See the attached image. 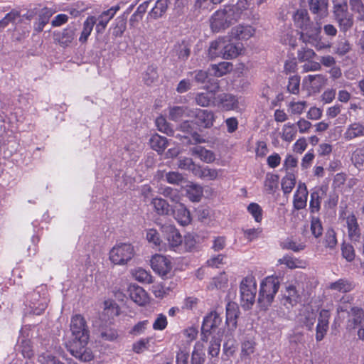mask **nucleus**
Here are the masks:
<instances>
[{
	"label": "nucleus",
	"instance_id": "obj_47",
	"mask_svg": "<svg viewBox=\"0 0 364 364\" xmlns=\"http://www.w3.org/2000/svg\"><path fill=\"white\" fill-rule=\"evenodd\" d=\"M179 129L184 133L192 134L193 139L197 142L200 143L205 141V140L201 139L200 135L196 132L194 131L193 123L192 121H183L182 123L180 124Z\"/></svg>",
	"mask_w": 364,
	"mask_h": 364
},
{
	"label": "nucleus",
	"instance_id": "obj_42",
	"mask_svg": "<svg viewBox=\"0 0 364 364\" xmlns=\"http://www.w3.org/2000/svg\"><path fill=\"white\" fill-rule=\"evenodd\" d=\"M297 134V128L295 124L286 123L282 127V138L284 141L287 142L292 141Z\"/></svg>",
	"mask_w": 364,
	"mask_h": 364
},
{
	"label": "nucleus",
	"instance_id": "obj_26",
	"mask_svg": "<svg viewBox=\"0 0 364 364\" xmlns=\"http://www.w3.org/2000/svg\"><path fill=\"white\" fill-rule=\"evenodd\" d=\"M239 315V307L235 302H228L226 306V324L230 330L237 327V318Z\"/></svg>",
	"mask_w": 364,
	"mask_h": 364
},
{
	"label": "nucleus",
	"instance_id": "obj_10",
	"mask_svg": "<svg viewBox=\"0 0 364 364\" xmlns=\"http://www.w3.org/2000/svg\"><path fill=\"white\" fill-rule=\"evenodd\" d=\"M193 115L192 117L196 118V124L199 127L203 129H210L213 126L216 116L213 111L208 109L193 108Z\"/></svg>",
	"mask_w": 364,
	"mask_h": 364
},
{
	"label": "nucleus",
	"instance_id": "obj_41",
	"mask_svg": "<svg viewBox=\"0 0 364 364\" xmlns=\"http://www.w3.org/2000/svg\"><path fill=\"white\" fill-rule=\"evenodd\" d=\"M96 23V17L95 16H88L83 23V29L82 31L81 35L79 38V41L81 43H85L87 41L89 36L90 35L93 26Z\"/></svg>",
	"mask_w": 364,
	"mask_h": 364
},
{
	"label": "nucleus",
	"instance_id": "obj_28",
	"mask_svg": "<svg viewBox=\"0 0 364 364\" xmlns=\"http://www.w3.org/2000/svg\"><path fill=\"white\" fill-rule=\"evenodd\" d=\"M225 36L220 37L210 43L208 49V55L211 59L216 58H223L224 49L225 48Z\"/></svg>",
	"mask_w": 364,
	"mask_h": 364
},
{
	"label": "nucleus",
	"instance_id": "obj_18",
	"mask_svg": "<svg viewBox=\"0 0 364 364\" xmlns=\"http://www.w3.org/2000/svg\"><path fill=\"white\" fill-rule=\"evenodd\" d=\"M326 80L322 74L309 75L303 79L302 85L314 92H318L326 85Z\"/></svg>",
	"mask_w": 364,
	"mask_h": 364
},
{
	"label": "nucleus",
	"instance_id": "obj_43",
	"mask_svg": "<svg viewBox=\"0 0 364 364\" xmlns=\"http://www.w3.org/2000/svg\"><path fill=\"white\" fill-rule=\"evenodd\" d=\"M232 66V63L229 62H222L218 64L212 65L210 72L215 77H222L231 70Z\"/></svg>",
	"mask_w": 364,
	"mask_h": 364
},
{
	"label": "nucleus",
	"instance_id": "obj_23",
	"mask_svg": "<svg viewBox=\"0 0 364 364\" xmlns=\"http://www.w3.org/2000/svg\"><path fill=\"white\" fill-rule=\"evenodd\" d=\"M127 291L130 299L138 305L143 306L148 302L147 294L141 287L130 284Z\"/></svg>",
	"mask_w": 364,
	"mask_h": 364
},
{
	"label": "nucleus",
	"instance_id": "obj_57",
	"mask_svg": "<svg viewBox=\"0 0 364 364\" xmlns=\"http://www.w3.org/2000/svg\"><path fill=\"white\" fill-rule=\"evenodd\" d=\"M18 349L24 358H31L33 355V350L29 340L22 338L19 341Z\"/></svg>",
	"mask_w": 364,
	"mask_h": 364
},
{
	"label": "nucleus",
	"instance_id": "obj_22",
	"mask_svg": "<svg viewBox=\"0 0 364 364\" xmlns=\"http://www.w3.org/2000/svg\"><path fill=\"white\" fill-rule=\"evenodd\" d=\"M329 318L330 313L328 310L323 309L321 311L316 326V339L317 341H321L326 335L328 329Z\"/></svg>",
	"mask_w": 364,
	"mask_h": 364
},
{
	"label": "nucleus",
	"instance_id": "obj_6",
	"mask_svg": "<svg viewBox=\"0 0 364 364\" xmlns=\"http://www.w3.org/2000/svg\"><path fill=\"white\" fill-rule=\"evenodd\" d=\"M134 247L129 243H119L109 251V258L115 265H124L134 256Z\"/></svg>",
	"mask_w": 364,
	"mask_h": 364
},
{
	"label": "nucleus",
	"instance_id": "obj_14",
	"mask_svg": "<svg viewBox=\"0 0 364 364\" xmlns=\"http://www.w3.org/2000/svg\"><path fill=\"white\" fill-rule=\"evenodd\" d=\"M161 230L170 248L178 247L182 243V236L173 225H164Z\"/></svg>",
	"mask_w": 364,
	"mask_h": 364
},
{
	"label": "nucleus",
	"instance_id": "obj_5",
	"mask_svg": "<svg viewBox=\"0 0 364 364\" xmlns=\"http://www.w3.org/2000/svg\"><path fill=\"white\" fill-rule=\"evenodd\" d=\"M222 319L215 311H210L207 314L203 321L201 328V340L208 342L210 336L213 335H223V331L220 326Z\"/></svg>",
	"mask_w": 364,
	"mask_h": 364
},
{
	"label": "nucleus",
	"instance_id": "obj_50",
	"mask_svg": "<svg viewBox=\"0 0 364 364\" xmlns=\"http://www.w3.org/2000/svg\"><path fill=\"white\" fill-rule=\"evenodd\" d=\"M127 16L124 15L118 16L114 21V27L112 34L115 37L122 36L126 29Z\"/></svg>",
	"mask_w": 364,
	"mask_h": 364
},
{
	"label": "nucleus",
	"instance_id": "obj_52",
	"mask_svg": "<svg viewBox=\"0 0 364 364\" xmlns=\"http://www.w3.org/2000/svg\"><path fill=\"white\" fill-rule=\"evenodd\" d=\"M311 232L316 238H318L323 234L322 223L318 216L312 215L311 217Z\"/></svg>",
	"mask_w": 364,
	"mask_h": 364
},
{
	"label": "nucleus",
	"instance_id": "obj_21",
	"mask_svg": "<svg viewBox=\"0 0 364 364\" xmlns=\"http://www.w3.org/2000/svg\"><path fill=\"white\" fill-rule=\"evenodd\" d=\"M255 32V28L251 26L240 24L232 28L229 35L232 38L247 40L254 35Z\"/></svg>",
	"mask_w": 364,
	"mask_h": 364
},
{
	"label": "nucleus",
	"instance_id": "obj_45",
	"mask_svg": "<svg viewBox=\"0 0 364 364\" xmlns=\"http://www.w3.org/2000/svg\"><path fill=\"white\" fill-rule=\"evenodd\" d=\"M39 297L40 296L38 295V294L33 293L32 294V300L31 301L30 304L31 312L36 315L41 314L47 307V303L46 299H43V301H41L39 303L36 302V301H37Z\"/></svg>",
	"mask_w": 364,
	"mask_h": 364
},
{
	"label": "nucleus",
	"instance_id": "obj_32",
	"mask_svg": "<svg viewBox=\"0 0 364 364\" xmlns=\"http://www.w3.org/2000/svg\"><path fill=\"white\" fill-rule=\"evenodd\" d=\"M175 219L183 226L191 223L190 213L182 203H178L173 210Z\"/></svg>",
	"mask_w": 364,
	"mask_h": 364
},
{
	"label": "nucleus",
	"instance_id": "obj_25",
	"mask_svg": "<svg viewBox=\"0 0 364 364\" xmlns=\"http://www.w3.org/2000/svg\"><path fill=\"white\" fill-rule=\"evenodd\" d=\"M222 173L221 169L211 168L208 166H198L195 168L194 175L201 179L213 181Z\"/></svg>",
	"mask_w": 364,
	"mask_h": 364
},
{
	"label": "nucleus",
	"instance_id": "obj_4",
	"mask_svg": "<svg viewBox=\"0 0 364 364\" xmlns=\"http://www.w3.org/2000/svg\"><path fill=\"white\" fill-rule=\"evenodd\" d=\"M279 288V280L275 277H267L261 283L258 301L264 308L268 307L273 301Z\"/></svg>",
	"mask_w": 364,
	"mask_h": 364
},
{
	"label": "nucleus",
	"instance_id": "obj_12",
	"mask_svg": "<svg viewBox=\"0 0 364 364\" xmlns=\"http://www.w3.org/2000/svg\"><path fill=\"white\" fill-rule=\"evenodd\" d=\"M328 186L323 185L311 190L309 210L311 214L318 213L321 209L322 198L326 195Z\"/></svg>",
	"mask_w": 364,
	"mask_h": 364
},
{
	"label": "nucleus",
	"instance_id": "obj_59",
	"mask_svg": "<svg viewBox=\"0 0 364 364\" xmlns=\"http://www.w3.org/2000/svg\"><path fill=\"white\" fill-rule=\"evenodd\" d=\"M352 161L357 168L364 169V147L355 149L353 154Z\"/></svg>",
	"mask_w": 364,
	"mask_h": 364
},
{
	"label": "nucleus",
	"instance_id": "obj_13",
	"mask_svg": "<svg viewBox=\"0 0 364 364\" xmlns=\"http://www.w3.org/2000/svg\"><path fill=\"white\" fill-rule=\"evenodd\" d=\"M340 218H343L346 220L349 238L351 240H358L360 236V230L354 213H351L346 216V212L343 210L340 214Z\"/></svg>",
	"mask_w": 364,
	"mask_h": 364
},
{
	"label": "nucleus",
	"instance_id": "obj_49",
	"mask_svg": "<svg viewBox=\"0 0 364 364\" xmlns=\"http://www.w3.org/2000/svg\"><path fill=\"white\" fill-rule=\"evenodd\" d=\"M279 176L267 173L264 181V188L268 193H273L278 187Z\"/></svg>",
	"mask_w": 364,
	"mask_h": 364
},
{
	"label": "nucleus",
	"instance_id": "obj_11",
	"mask_svg": "<svg viewBox=\"0 0 364 364\" xmlns=\"http://www.w3.org/2000/svg\"><path fill=\"white\" fill-rule=\"evenodd\" d=\"M351 317L348 321V326L351 328H358V336L364 340V312L358 307L351 309Z\"/></svg>",
	"mask_w": 364,
	"mask_h": 364
},
{
	"label": "nucleus",
	"instance_id": "obj_38",
	"mask_svg": "<svg viewBox=\"0 0 364 364\" xmlns=\"http://www.w3.org/2000/svg\"><path fill=\"white\" fill-rule=\"evenodd\" d=\"M149 144L154 150L157 151L159 154H161L167 147L168 141L166 137L161 136L159 134H155L151 137Z\"/></svg>",
	"mask_w": 364,
	"mask_h": 364
},
{
	"label": "nucleus",
	"instance_id": "obj_60",
	"mask_svg": "<svg viewBox=\"0 0 364 364\" xmlns=\"http://www.w3.org/2000/svg\"><path fill=\"white\" fill-rule=\"evenodd\" d=\"M213 98V94L210 92L197 93L195 97L196 103L200 107H208Z\"/></svg>",
	"mask_w": 364,
	"mask_h": 364
},
{
	"label": "nucleus",
	"instance_id": "obj_34",
	"mask_svg": "<svg viewBox=\"0 0 364 364\" xmlns=\"http://www.w3.org/2000/svg\"><path fill=\"white\" fill-rule=\"evenodd\" d=\"M279 264H284L289 269L306 268L307 262L304 260L295 258L292 256L286 255L277 261Z\"/></svg>",
	"mask_w": 364,
	"mask_h": 364
},
{
	"label": "nucleus",
	"instance_id": "obj_3",
	"mask_svg": "<svg viewBox=\"0 0 364 364\" xmlns=\"http://www.w3.org/2000/svg\"><path fill=\"white\" fill-rule=\"evenodd\" d=\"M240 304L244 309H250L255 301L257 283L252 275H247L240 284Z\"/></svg>",
	"mask_w": 364,
	"mask_h": 364
},
{
	"label": "nucleus",
	"instance_id": "obj_1",
	"mask_svg": "<svg viewBox=\"0 0 364 364\" xmlns=\"http://www.w3.org/2000/svg\"><path fill=\"white\" fill-rule=\"evenodd\" d=\"M72 338L67 344L70 353L79 360L87 362L93 358L91 350L87 348L90 334L86 321L80 314L73 316L70 322Z\"/></svg>",
	"mask_w": 364,
	"mask_h": 364
},
{
	"label": "nucleus",
	"instance_id": "obj_55",
	"mask_svg": "<svg viewBox=\"0 0 364 364\" xmlns=\"http://www.w3.org/2000/svg\"><path fill=\"white\" fill-rule=\"evenodd\" d=\"M255 343L252 340L244 341L241 345V358H247L255 352Z\"/></svg>",
	"mask_w": 364,
	"mask_h": 364
},
{
	"label": "nucleus",
	"instance_id": "obj_33",
	"mask_svg": "<svg viewBox=\"0 0 364 364\" xmlns=\"http://www.w3.org/2000/svg\"><path fill=\"white\" fill-rule=\"evenodd\" d=\"M281 246L283 249L289 250L294 252H299L304 250L306 248V243L301 241V239H296L294 237H287L284 240Z\"/></svg>",
	"mask_w": 364,
	"mask_h": 364
},
{
	"label": "nucleus",
	"instance_id": "obj_19",
	"mask_svg": "<svg viewBox=\"0 0 364 364\" xmlns=\"http://www.w3.org/2000/svg\"><path fill=\"white\" fill-rule=\"evenodd\" d=\"M230 35L225 36V48L223 53V59L230 60L237 58L242 51L243 46L240 43L232 42Z\"/></svg>",
	"mask_w": 364,
	"mask_h": 364
},
{
	"label": "nucleus",
	"instance_id": "obj_35",
	"mask_svg": "<svg viewBox=\"0 0 364 364\" xmlns=\"http://www.w3.org/2000/svg\"><path fill=\"white\" fill-rule=\"evenodd\" d=\"M354 286L346 279H340L328 284V289L341 293H347L353 290Z\"/></svg>",
	"mask_w": 364,
	"mask_h": 364
},
{
	"label": "nucleus",
	"instance_id": "obj_63",
	"mask_svg": "<svg viewBox=\"0 0 364 364\" xmlns=\"http://www.w3.org/2000/svg\"><path fill=\"white\" fill-rule=\"evenodd\" d=\"M316 56V53L311 48L302 47L297 51V58L300 62H306L312 60Z\"/></svg>",
	"mask_w": 364,
	"mask_h": 364
},
{
	"label": "nucleus",
	"instance_id": "obj_44",
	"mask_svg": "<svg viewBox=\"0 0 364 364\" xmlns=\"http://www.w3.org/2000/svg\"><path fill=\"white\" fill-rule=\"evenodd\" d=\"M151 204L159 215H168L171 212L169 204L161 198H153Z\"/></svg>",
	"mask_w": 364,
	"mask_h": 364
},
{
	"label": "nucleus",
	"instance_id": "obj_31",
	"mask_svg": "<svg viewBox=\"0 0 364 364\" xmlns=\"http://www.w3.org/2000/svg\"><path fill=\"white\" fill-rule=\"evenodd\" d=\"M191 153L193 156L198 157L202 161L210 164L215 161V154L200 146H196L191 149Z\"/></svg>",
	"mask_w": 364,
	"mask_h": 364
},
{
	"label": "nucleus",
	"instance_id": "obj_58",
	"mask_svg": "<svg viewBox=\"0 0 364 364\" xmlns=\"http://www.w3.org/2000/svg\"><path fill=\"white\" fill-rule=\"evenodd\" d=\"M300 80V76L297 75L289 77L287 90L289 93L293 95H298L299 93Z\"/></svg>",
	"mask_w": 364,
	"mask_h": 364
},
{
	"label": "nucleus",
	"instance_id": "obj_20",
	"mask_svg": "<svg viewBox=\"0 0 364 364\" xmlns=\"http://www.w3.org/2000/svg\"><path fill=\"white\" fill-rule=\"evenodd\" d=\"M57 12L53 7H43L38 13V17L34 24L35 30L41 32L45 26L49 22L50 17Z\"/></svg>",
	"mask_w": 364,
	"mask_h": 364
},
{
	"label": "nucleus",
	"instance_id": "obj_24",
	"mask_svg": "<svg viewBox=\"0 0 364 364\" xmlns=\"http://www.w3.org/2000/svg\"><path fill=\"white\" fill-rule=\"evenodd\" d=\"M320 33V27L311 24L301 30L299 38L303 43L311 45L319 38Z\"/></svg>",
	"mask_w": 364,
	"mask_h": 364
},
{
	"label": "nucleus",
	"instance_id": "obj_17",
	"mask_svg": "<svg viewBox=\"0 0 364 364\" xmlns=\"http://www.w3.org/2000/svg\"><path fill=\"white\" fill-rule=\"evenodd\" d=\"M309 192L306 185L299 182L294 195L293 205L296 210H301L306 206Z\"/></svg>",
	"mask_w": 364,
	"mask_h": 364
},
{
	"label": "nucleus",
	"instance_id": "obj_51",
	"mask_svg": "<svg viewBox=\"0 0 364 364\" xmlns=\"http://www.w3.org/2000/svg\"><path fill=\"white\" fill-rule=\"evenodd\" d=\"M203 188L199 185L190 186L187 189V196L193 202H198L203 196Z\"/></svg>",
	"mask_w": 364,
	"mask_h": 364
},
{
	"label": "nucleus",
	"instance_id": "obj_16",
	"mask_svg": "<svg viewBox=\"0 0 364 364\" xmlns=\"http://www.w3.org/2000/svg\"><path fill=\"white\" fill-rule=\"evenodd\" d=\"M119 9V4L113 6L108 10L103 11L97 18H96L95 24L97 33H102L104 31L109 21L114 16Z\"/></svg>",
	"mask_w": 364,
	"mask_h": 364
},
{
	"label": "nucleus",
	"instance_id": "obj_8",
	"mask_svg": "<svg viewBox=\"0 0 364 364\" xmlns=\"http://www.w3.org/2000/svg\"><path fill=\"white\" fill-rule=\"evenodd\" d=\"M151 267L160 277H168L172 270V262L169 257L156 254L151 259Z\"/></svg>",
	"mask_w": 364,
	"mask_h": 364
},
{
	"label": "nucleus",
	"instance_id": "obj_9",
	"mask_svg": "<svg viewBox=\"0 0 364 364\" xmlns=\"http://www.w3.org/2000/svg\"><path fill=\"white\" fill-rule=\"evenodd\" d=\"M333 9V13L341 30L343 31H348L353 26V20L351 14L348 11L346 2L336 4Z\"/></svg>",
	"mask_w": 364,
	"mask_h": 364
},
{
	"label": "nucleus",
	"instance_id": "obj_62",
	"mask_svg": "<svg viewBox=\"0 0 364 364\" xmlns=\"http://www.w3.org/2000/svg\"><path fill=\"white\" fill-rule=\"evenodd\" d=\"M158 78L157 69L156 67L149 66L143 75V80L145 84L150 85L154 82Z\"/></svg>",
	"mask_w": 364,
	"mask_h": 364
},
{
	"label": "nucleus",
	"instance_id": "obj_37",
	"mask_svg": "<svg viewBox=\"0 0 364 364\" xmlns=\"http://www.w3.org/2000/svg\"><path fill=\"white\" fill-rule=\"evenodd\" d=\"M170 1L171 0H157L149 15L154 19L161 17L166 11Z\"/></svg>",
	"mask_w": 364,
	"mask_h": 364
},
{
	"label": "nucleus",
	"instance_id": "obj_56",
	"mask_svg": "<svg viewBox=\"0 0 364 364\" xmlns=\"http://www.w3.org/2000/svg\"><path fill=\"white\" fill-rule=\"evenodd\" d=\"M227 284L228 277L225 273H222L213 279L212 282L210 283L209 288L211 289H222L225 288Z\"/></svg>",
	"mask_w": 364,
	"mask_h": 364
},
{
	"label": "nucleus",
	"instance_id": "obj_29",
	"mask_svg": "<svg viewBox=\"0 0 364 364\" xmlns=\"http://www.w3.org/2000/svg\"><path fill=\"white\" fill-rule=\"evenodd\" d=\"M310 11L322 18L328 14V0H309Z\"/></svg>",
	"mask_w": 364,
	"mask_h": 364
},
{
	"label": "nucleus",
	"instance_id": "obj_48",
	"mask_svg": "<svg viewBox=\"0 0 364 364\" xmlns=\"http://www.w3.org/2000/svg\"><path fill=\"white\" fill-rule=\"evenodd\" d=\"M38 361L40 364H64L60 362L51 350H46L38 355Z\"/></svg>",
	"mask_w": 364,
	"mask_h": 364
},
{
	"label": "nucleus",
	"instance_id": "obj_7",
	"mask_svg": "<svg viewBox=\"0 0 364 364\" xmlns=\"http://www.w3.org/2000/svg\"><path fill=\"white\" fill-rule=\"evenodd\" d=\"M213 104L223 111L241 112L244 108L242 98L230 93H221L216 95Z\"/></svg>",
	"mask_w": 364,
	"mask_h": 364
},
{
	"label": "nucleus",
	"instance_id": "obj_15",
	"mask_svg": "<svg viewBox=\"0 0 364 364\" xmlns=\"http://www.w3.org/2000/svg\"><path fill=\"white\" fill-rule=\"evenodd\" d=\"M299 298V291L295 283H289L286 285L285 291L283 294L282 304L287 309L295 306Z\"/></svg>",
	"mask_w": 364,
	"mask_h": 364
},
{
	"label": "nucleus",
	"instance_id": "obj_39",
	"mask_svg": "<svg viewBox=\"0 0 364 364\" xmlns=\"http://www.w3.org/2000/svg\"><path fill=\"white\" fill-rule=\"evenodd\" d=\"M296 178L294 173L287 172L282 179V189L284 194H289L296 185Z\"/></svg>",
	"mask_w": 364,
	"mask_h": 364
},
{
	"label": "nucleus",
	"instance_id": "obj_27",
	"mask_svg": "<svg viewBox=\"0 0 364 364\" xmlns=\"http://www.w3.org/2000/svg\"><path fill=\"white\" fill-rule=\"evenodd\" d=\"M193 108L187 106H174L169 108L168 118L173 121H178L183 117H192Z\"/></svg>",
	"mask_w": 364,
	"mask_h": 364
},
{
	"label": "nucleus",
	"instance_id": "obj_61",
	"mask_svg": "<svg viewBox=\"0 0 364 364\" xmlns=\"http://www.w3.org/2000/svg\"><path fill=\"white\" fill-rule=\"evenodd\" d=\"M172 291L170 287L163 284H158L152 287V291L154 296L159 299H163L169 295Z\"/></svg>",
	"mask_w": 364,
	"mask_h": 364
},
{
	"label": "nucleus",
	"instance_id": "obj_53",
	"mask_svg": "<svg viewBox=\"0 0 364 364\" xmlns=\"http://www.w3.org/2000/svg\"><path fill=\"white\" fill-rule=\"evenodd\" d=\"M132 276L134 278L140 282H145L147 284H150L152 282V277L145 269L142 268H137L132 271Z\"/></svg>",
	"mask_w": 364,
	"mask_h": 364
},
{
	"label": "nucleus",
	"instance_id": "obj_30",
	"mask_svg": "<svg viewBox=\"0 0 364 364\" xmlns=\"http://www.w3.org/2000/svg\"><path fill=\"white\" fill-rule=\"evenodd\" d=\"M362 136H364V125L360 122H354L348 125L343 134V137L347 141Z\"/></svg>",
	"mask_w": 364,
	"mask_h": 364
},
{
	"label": "nucleus",
	"instance_id": "obj_36",
	"mask_svg": "<svg viewBox=\"0 0 364 364\" xmlns=\"http://www.w3.org/2000/svg\"><path fill=\"white\" fill-rule=\"evenodd\" d=\"M294 21L296 26L301 30L312 24L305 9L298 10L294 15Z\"/></svg>",
	"mask_w": 364,
	"mask_h": 364
},
{
	"label": "nucleus",
	"instance_id": "obj_64",
	"mask_svg": "<svg viewBox=\"0 0 364 364\" xmlns=\"http://www.w3.org/2000/svg\"><path fill=\"white\" fill-rule=\"evenodd\" d=\"M307 107L306 101L291 102L289 104V112L292 114H301Z\"/></svg>",
	"mask_w": 364,
	"mask_h": 364
},
{
	"label": "nucleus",
	"instance_id": "obj_40",
	"mask_svg": "<svg viewBox=\"0 0 364 364\" xmlns=\"http://www.w3.org/2000/svg\"><path fill=\"white\" fill-rule=\"evenodd\" d=\"M223 335H213L210 336V343L208 346V353L211 357H216L218 355L220 350V343Z\"/></svg>",
	"mask_w": 364,
	"mask_h": 364
},
{
	"label": "nucleus",
	"instance_id": "obj_46",
	"mask_svg": "<svg viewBox=\"0 0 364 364\" xmlns=\"http://www.w3.org/2000/svg\"><path fill=\"white\" fill-rule=\"evenodd\" d=\"M75 38V31L73 28H68L64 29L59 36L58 37V41L59 44L63 47H68L72 43Z\"/></svg>",
	"mask_w": 364,
	"mask_h": 364
},
{
	"label": "nucleus",
	"instance_id": "obj_54",
	"mask_svg": "<svg viewBox=\"0 0 364 364\" xmlns=\"http://www.w3.org/2000/svg\"><path fill=\"white\" fill-rule=\"evenodd\" d=\"M146 240L152 245L153 247L158 248L161 250V240L159 234L155 229H149L146 231Z\"/></svg>",
	"mask_w": 364,
	"mask_h": 364
},
{
	"label": "nucleus",
	"instance_id": "obj_2",
	"mask_svg": "<svg viewBox=\"0 0 364 364\" xmlns=\"http://www.w3.org/2000/svg\"><path fill=\"white\" fill-rule=\"evenodd\" d=\"M251 0H237L235 4L224 6L213 14L210 25L213 32H220L229 28L240 19L244 11L249 9Z\"/></svg>",
	"mask_w": 364,
	"mask_h": 364
}]
</instances>
